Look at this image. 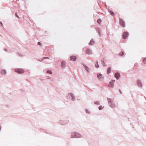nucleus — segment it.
<instances>
[{"mask_svg": "<svg viewBox=\"0 0 146 146\" xmlns=\"http://www.w3.org/2000/svg\"><path fill=\"white\" fill-rule=\"evenodd\" d=\"M70 95V96H71L72 97L73 95L72 93H70L69 95Z\"/></svg>", "mask_w": 146, "mask_h": 146, "instance_id": "5701e85b", "label": "nucleus"}, {"mask_svg": "<svg viewBox=\"0 0 146 146\" xmlns=\"http://www.w3.org/2000/svg\"><path fill=\"white\" fill-rule=\"evenodd\" d=\"M0 24H1V25L2 24V23L1 22H0Z\"/></svg>", "mask_w": 146, "mask_h": 146, "instance_id": "a878e982", "label": "nucleus"}, {"mask_svg": "<svg viewBox=\"0 0 146 146\" xmlns=\"http://www.w3.org/2000/svg\"><path fill=\"white\" fill-rule=\"evenodd\" d=\"M119 76V74L118 73H115V77L117 79L118 78Z\"/></svg>", "mask_w": 146, "mask_h": 146, "instance_id": "9d476101", "label": "nucleus"}, {"mask_svg": "<svg viewBox=\"0 0 146 146\" xmlns=\"http://www.w3.org/2000/svg\"><path fill=\"white\" fill-rule=\"evenodd\" d=\"M119 23L122 27H125V23L123 19H119Z\"/></svg>", "mask_w": 146, "mask_h": 146, "instance_id": "7ed1b4c3", "label": "nucleus"}, {"mask_svg": "<svg viewBox=\"0 0 146 146\" xmlns=\"http://www.w3.org/2000/svg\"><path fill=\"white\" fill-rule=\"evenodd\" d=\"M15 15L18 18H19V16H18L17 15V13H16L15 14Z\"/></svg>", "mask_w": 146, "mask_h": 146, "instance_id": "4be33fe9", "label": "nucleus"}, {"mask_svg": "<svg viewBox=\"0 0 146 146\" xmlns=\"http://www.w3.org/2000/svg\"><path fill=\"white\" fill-rule=\"evenodd\" d=\"M86 53L87 54H92V51H91L89 49H87L86 50Z\"/></svg>", "mask_w": 146, "mask_h": 146, "instance_id": "423d86ee", "label": "nucleus"}, {"mask_svg": "<svg viewBox=\"0 0 146 146\" xmlns=\"http://www.w3.org/2000/svg\"><path fill=\"white\" fill-rule=\"evenodd\" d=\"M143 63L145 64H146V58H144L143 59Z\"/></svg>", "mask_w": 146, "mask_h": 146, "instance_id": "6ab92c4d", "label": "nucleus"}, {"mask_svg": "<svg viewBox=\"0 0 146 146\" xmlns=\"http://www.w3.org/2000/svg\"><path fill=\"white\" fill-rule=\"evenodd\" d=\"M97 22L98 23L100 24L101 22V20L100 19H99L98 20Z\"/></svg>", "mask_w": 146, "mask_h": 146, "instance_id": "4468645a", "label": "nucleus"}, {"mask_svg": "<svg viewBox=\"0 0 146 146\" xmlns=\"http://www.w3.org/2000/svg\"><path fill=\"white\" fill-rule=\"evenodd\" d=\"M15 70V72L20 74L23 73L24 72V70L20 68L16 69Z\"/></svg>", "mask_w": 146, "mask_h": 146, "instance_id": "f257e3e1", "label": "nucleus"}, {"mask_svg": "<svg viewBox=\"0 0 146 146\" xmlns=\"http://www.w3.org/2000/svg\"><path fill=\"white\" fill-rule=\"evenodd\" d=\"M38 44L39 45H41V43L40 42H38Z\"/></svg>", "mask_w": 146, "mask_h": 146, "instance_id": "b1692460", "label": "nucleus"}, {"mask_svg": "<svg viewBox=\"0 0 146 146\" xmlns=\"http://www.w3.org/2000/svg\"><path fill=\"white\" fill-rule=\"evenodd\" d=\"M137 82L139 86L140 87H141L142 86L140 81L139 80H138Z\"/></svg>", "mask_w": 146, "mask_h": 146, "instance_id": "1a4fd4ad", "label": "nucleus"}, {"mask_svg": "<svg viewBox=\"0 0 146 146\" xmlns=\"http://www.w3.org/2000/svg\"><path fill=\"white\" fill-rule=\"evenodd\" d=\"M6 72L5 70H3L1 71V74H6Z\"/></svg>", "mask_w": 146, "mask_h": 146, "instance_id": "f8f14e48", "label": "nucleus"}, {"mask_svg": "<svg viewBox=\"0 0 146 146\" xmlns=\"http://www.w3.org/2000/svg\"><path fill=\"white\" fill-rule=\"evenodd\" d=\"M47 72L48 73H50V74H52V72L50 70H48V71H47Z\"/></svg>", "mask_w": 146, "mask_h": 146, "instance_id": "412c9836", "label": "nucleus"}, {"mask_svg": "<svg viewBox=\"0 0 146 146\" xmlns=\"http://www.w3.org/2000/svg\"><path fill=\"white\" fill-rule=\"evenodd\" d=\"M121 56H122L123 55V52H121Z\"/></svg>", "mask_w": 146, "mask_h": 146, "instance_id": "393cba45", "label": "nucleus"}, {"mask_svg": "<svg viewBox=\"0 0 146 146\" xmlns=\"http://www.w3.org/2000/svg\"><path fill=\"white\" fill-rule=\"evenodd\" d=\"M128 33L127 32H125L123 33V37L124 39L125 38L128 36Z\"/></svg>", "mask_w": 146, "mask_h": 146, "instance_id": "39448f33", "label": "nucleus"}, {"mask_svg": "<svg viewBox=\"0 0 146 146\" xmlns=\"http://www.w3.org/2000/svg\"><path fill=\"white\" fill-rule=\"evenodd\" d=\"M108 101L109 102V104L110 106L112 108H114L115 106L112 104V101H111V99H108Z\"/></svg>", "mask_w": 146, "mask_h": 146, "instance_id": "f03ea898", "label": "nucleus"}, {"mask_svg": "<svg viewBox=\"0 0 146 146\" xmlns=\"http://www.w3.org/2000/svg\"><path fill=\"white\" fill-rule=\"evenodd\" d=\"M114 81L113 80H112L110 82L109 84V86L111 88H113V84L114 83Z\"/></svg>", "mask_w": 146, "mask_h": 146, "instance_id": "20e7f679", "label": "nucleus"}, {"mask_svg": "<svg viewBox=\"0 0 146 146\" xmlns=\"http://www.w3.org/2000/svg\"><path fill=\"white\" fill-rule=\"evenodd\" d=\"M94 43V41L92 40H91L90 41V42L89 43V44L90 45H92L93 44V43Z\"/></svg>", "mask_w": 146, "mask_h": 146, "instance_id": "2eb2a0df", "label": "nucleus"}, {"mask_svg": "<svg viewBox=\"0 0 146 146\" xmlns=\"http://www.w3.org/2000/svg\"><path fill=\"white\" fill-rule=\"evenodd\" d=\"M76 57L74 56H72L70 57V60L71 61H74L76 60Z\"/></svg>", "mask_w": 146, "mask_h": 146, "instance_id": "0eeeda50", "label": "nucleus"}, {"mask_svg": "<svg viewBox=\"0 0 146 146\" xmlns=\"http://www.w3.org/2000/svg\"><path fill=\"white\" fill-rule=\"evenodd\" d=\"M119 91L121 93V91H120V90H119Z\"/></svg>", "mask_w": 146, "mask_h": 146, "instance_id": "bb28decb", "label": "nucleus"}, {"mask_svg": "<svg viewBox=\"0 0 146 146\" xmlns=\"http://www.w3.org/2000/svg\"><path fill=\"white\" fill-rule=\"evenodd\" d=\"M97 77L99 79H101L102 78V75L101 74H99L97 75Z\"/></svg>", "mask_w": 146, "mask_h": 146, "instance_id": "6e6552de", "label": "nucleus"}, {"mask_svg": "<svg viewBox=\"0 0 146 146\" xmlns=\"http://www.w3.org/2000/svg\"><path fill=\"white\" fill-rule=\"evenodd\" d=\"M85 68L87 71H88L89 70V68L86 66H85Z\"/></svg>", "mask_w": 146, "mask_h": 146, "instance_id": "aec40b11", "label": "nucleus"}, {"mask_svg": "<svg viewBox=\"0 0 146 146\" xmlns=\"http://www.w3.org/2000/svg\"><path fill=\"white\" fill-rule=\"evenodd\" d=\"M111 68L109 67L107 70V73L108 74H109L111 71Z\"/></svg>", "mask_w": 146, "mask_h": 146, "instance_id": "9b49d317", "label": "nucleus"}, {"mask_svg": "<svg viewBox=\"0 0 146 146\" xmlns=\"http://www.w3.org/2000/svg\"><path fill=\"white\" fill-rule=\"evenodd\" d=\"M95 66L96 68H98L99 67V66L98 64V62L97 61L96 63L95 64Z\"/></svg>", "mask_w": 146, "mask_h": 146, "instance_id": "a211bd4d", "label": "nucleus"}, {"mask_svg": "<svg viewBox=\"0 0 146 146\" xmlns=\"http://www.w3.org/2000/svg\"><path fill=\"white\" fill-rule=\"evenodd\" d=\"M94 103L96 104H97V105H99L100 104V102L99 101H98L95 102H94Z\"/></svg>", "mask_w": 146, "mask_h": 146, "instance_id": "dca6fc26", "label": "nucleus"}, {"mask_svg": "<svg viewBox=\"0 0 146 146\" xmlns=\"http://www.w3.org/2000/svg\"><path fill=\"white\" fill-rule=\"evenodd\" d=\"M109 12H110V14L112 15H114V13H113V12H112V11H111V10H110L109 11Z\"/></svg>", "mask_w": 146, "mask_h": 146, "instance_id": "f3484780", "label": "nucleus"}, {"mask_svg": "<svg viewBox=\"0 0 146 146\" xmlns=\"http://www.w3.org/2000/svg\"><path fill=\"white\" fill-rule=\"evenodd\" d=\"M104 108V106H100L99 107V110H102Z\"/></svg>", "mask_w": 146, "mask_h": 146, "instance_id": "ddd939ff", "label": "nucleus"}]
</instances>
